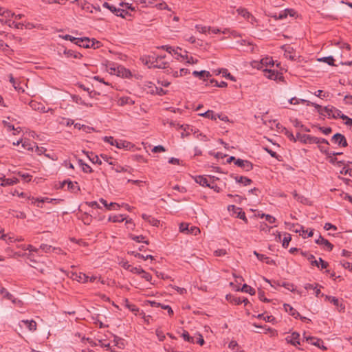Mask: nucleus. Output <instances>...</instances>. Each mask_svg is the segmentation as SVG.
Wrapping results in <instances>:
<instances>
[{"label":"nucleus","instance_id":"1","mask_svg":"<svg viewBox=\"0 0 352 352\" xmlns=\"http://www.w3.org/2000/svg\"><path fill=\"white\" fill-rule=\"evenodd\" d=\"M263 72L264 73L263 75L268 79L276 81H284V76L282 73L267 68L264 69Z\"/></svg>","mask_w":352,"mask_h":352},{"label":"nucleus","instance_id":"2","mask_svg":"<svg viewBox=\"0 0 352 352\" xmlns=\"http://www.w3.org/2000/svg\"><path fill=\"white\" fill-rule=\"evenodd\" d=\"M274 65V62L272 57H265L261 60L260 62H254L252 63V66L258 69L263 70L267 68L268 66L273 67Z\"/></svg>","mask_w":352,"mask_h":352},{"label":"nucleus","instance_id":"3","mask_svg":"<svg viewBox=\"0 0 352 352\" xmlns=\"http://www.w3.org/2000/svg\"><path fill=\"white\" fill-rule=\"evenodd\" d=\"M110 69L111 70V74H117L118 76L123 78H129L132 76L130 70L121 65L116 67H110Z\"/></svg>","mask_w":352,"mask_h":352},{"label":"nucleus","instance_id":"4","mask_svg":"<svg viewBox=\"0 0 352 352\" xmlns=\"http://www.w3.org/2000/svg\"><path fill=\"white\" fill-rule=\"evenodd\" d=\"M82 42H80V45H78L80 47L84 48H94L96 49L99 47V41L95 40L94 38L90 39L88 37L80 38Z\"/></svg>","mask_w":352,"mask_h":352},{"label":"nucleus","instance_id":"5","mask_svg":"<svg viewBox=\"0 0 352 352\" xmlns=\"http://www.w3.org/2000/svg\"><path fill=\"white\" fill-rule=\"evenodd\" d=\"M228 210L233 212V214H236V217L239 218L245 221V223H248V219L246 218L245 214L241 208L236 207L234 205H231L228 206Z\"/></svg>","mask_w":352,"mask_h":352},{"label":"nucleus","instance_id":"6","mask_svg":"<svg viewBox=\"0 0 352 352\" xmlns=\"http://www.w3.org/2000/svg\"><path fill=\"white\" fill-rule=\"evenodd\" d=\"M331 141L340 146L346 147L348 146L347 141L344 135L337 133L333 135Z\"/></svg>","mask_w":352,"mask_h":352},{"label":"nucleus","instance_id":"7","mask_svg":"<svg viewBox=\"0 0 352 352\" xmlns=\"http://www.w3.org/2000/svg\"><path fill=\"white\" fill-rule=\"evenodd\" d=\"M29 105L34 111H38L43 112V113L49 112V111H51L52 113H53V111H54V110L50 108L46 110L45 107H44V105L42 103L38 102L34 100L30 101L29 103Z\"/></svg>","mask_w":352,"mask_h":352},{"label":"nucleus","instance_id":"8","mask_svg":"<svg viewBox=\"0 0 352 352\" xmlns=\"http://www.w3.org/2000/svg\"><path fill=\"white\" fill-rule=\"evenodd\" d=\"M235 164L239 167L243 168L245 171H250L253 168V164L248 160L237 159L235 161Z\"/></svg>","mask_w":352,"mask_h":352},{"label":"nucleus","instance_id":"9","mask_svg":"<svg viewBox=\"0 0 352 352\" xmlns=\"http://www.w3.org/2000/svg\"><path fill=\"white\" fill-rule=\"evenodd\" d=\"M296 138L304 144H314V141L316 140V137L314 136L307 134H301L300 133L296 134Z\"/></svg>","mask_w":352,"mask_h":352},{"label":"nucleus","instance_id":"10","mask_svg":"<svg viewBox=\"0 0 352 352\" xmlns=\"http://www.w3.org/2000/svg\"><path fill=\"white\" fill-rule=\"evenodd\" d=\"M306 340L309 342L311 344L318 346V348L322 350H327V348L323 345V341L321 339L315 338V337H306Z\"/></svg>","mask_w":352,"mask_h":352},{"label":"nucleus","instance_id":"11","mask_svg":"<svg viewBox=\"0 0 352 352\" xmlns=\"http://www.w3.org/2000/svg\"><path fill=\"white\" fill-rule=\"evenodd\" d=\"M164 58V56L155 57V63L153 65V68L165 69L168 67V63L162 61V58Z\"/></svg>","mask_w":352,"mask_h":352},{"label":"nucleus","instance_id":"12","mask_svg":"<svg viewBox=\"0 0 352 352\" xmlns=\"http://www.w3.org/2000/svg\"><path fill=\"white\" fill-rule=\"evenodd\" d=\"M299 337L300 335L298 333L293 332L291 336L286 338V340L291 344L296 346L297 344H300Z\"/></svg>","mask_w":352,"mask_h":352},{"label":"nucleus","instance_id":"13","mask_svg":"<svg viewBox=\"0 0 352 352\" xmlns=\"http://www.w3.org/2000/svg\"><path fill=\"white\" fill-rule=\"evenodd\" d=\"M140 60L142 63L148 66V68H153V65L155 63V57L153 56H144L140 58Z\"/></svg>","mask_w":352,"mask_h":352},{"label":"nucleus","instance_id":"14","mask_svg":"<svg viewBox=\"0 0 352 352\" xmlns=\"http://www.w3.org/2000/svg\"><path fill=\"white\" fill-rule=\"evenodd\" d=\"M315 242L318 245H324L329 251H331L333 248V244H331L328 240L323 238L321 235L319 236V238L316 239Z\"/></svg>","mask_w":352,"mask_h":352},{"label":"nucleus","instance_id":"15","mask_svg":"<svg viewBox=\"0 0 352 352\" xmlns=\"http://www.w3.org/2000/svg\"><path fill=\"white\" fill-rule=\"evenodd\" d=\"M72 278L74 280H76L80 283H86L88 281V280L89 278V277L88 276H87L85 274H83L81 272L79 274L73 273L72 275Z\"/></svg>","mask_w":352,"mask_h":352},{"label":"nucleus","instance_id":"16","mask_svg":"<svg viewBox=\"0 0 352 352\" xmlns=\"http://www.w3.org/2000/svg\"><path fill=\"white\" fill-rule=\"evenodd\" d=\"M301 254L307 258V259L310 262V264L313 266L319 267L318 261L316 260L315 256L313 254H309L307 252H301Z\"/></svg>","mask_w":352,"mask_h":352},{"label":"nucleus","instance_id":"17","mask_svg":"<svg viewBox=\"0 0 352 352\" xmlns=\"http://www.w3.org/2000/svg\"><path fill=\"white\" fill-rule=\"evenodd\" d=\"M21 322L23 323L30 331H34L36 330L37 324L34 320H23L21 321Z\"/></svg>","mask_w":352,"mask_h":352},{"label":"nucleus","instance_id":"18","mask_svg":"<svg viewBox=\"0 0 352 352\" xmlns=\"http://www.w3.org/2000/svg\"><path fill=\"white\" fill-rule=\"evenodd\" d=\"M100 201L104 205V206L107 210H111V209L118 210L120 207V206L118 204L115 203V202H111L110 204H107V201L102 198H101L100 199Z\"/></svg>","mask_w":352,"mask_h":352},{"label":"nucleus","instance_id":"19","mask_svg":"<svg viewBox=\"0 0 352 352\" xmlns=\"http://www.w3.org/2000/svg\"><path fill=\"white\" fill-rule=\"evenodd\" d=\"M63 54L68 58L73 57L74 58H81L82 55L80 52H75L72 50H64Z\"/></svg>","mask_w":352,"mask_h":352},{"label":"nucleus","instance_id":"20","mask_svg":"<svg viewBox=\"0 0 352 352\" xmlns=\"http://www.w3.org/2000/svg\"><path fill=\"white\" fill-rule=\"evenodd\" d=\"M116 146L118 148H124L129 150L133 147V144L126 140H120L118 142H116Z\"/></svg>","mask_w":352,"mask_h":352},{"label":"nucleus","instance_id":"21","mask_svg":"<svg viewBox=\"0 0 352 352\" xmlns=\"http://www.w3.org/2000/svg\"><path fill=\"white\" fill-rule=\"evenodd\" d=\"M67 188L69 190H71L72 192L76 194L80 191V188L78 186V183L76 182H72L70 180L67 182Z\"/></svg>","mask_w":352,"mask_h":352},{"label":"nucleus","instance_id":"22","mask_svg":"<svg viewBox=\"0 0 352 352\" xmlns=\"http://www.w3.org/2000/svg\"><path fill=\"white\" fill-rule=\"evenodd\" d=\"M284 308L286 312H288L295 318L300 317V314L289 304H284Z\"/></svg>","mask_w":352,"mask_h":352},{"label":"nucleus","instance_id":"23","mask_svg":"<svg viewBox=\"0 0 352 352\" xmlns=\"http://www.w3.org/2000/svg\"><path fill=\"white\" fill-rule=\"evenodd\" d=\"M195 182L202 186L210 187V183L209 182L208 179L204 176H197L195 177Z\"/></svg>","mask_w":352,"mask_h":352},{"label":"nucleus","instance_id":"24","mask_svg":"<svg viewBox=\"0 0 352 352\" xmlns=\"http://www.w3.org/2000/svg\"><path fill=\"white\" fill-rule=\"evenodd\" d=\"M192 75L195 77H199L200 78H203L204 80H206L205 78H209L211 76L210 73L208 71L206 70H202L200 72L194 71L192 72Z\"/></svg>","mask_w":352,"mask_h":352},{"label":"nucleus","instance_id":"25","mask_svg":"<svg viewBox=\"0 0 352 352\" xmlns=\"http://www.w3.org/2000/svg\"><path fill=\"white\" fill-rule=\"evenodd\" d=\"M18 182H19V179L16 177L8 178V179H6L4 177L3 179V182H1V186H12V185L16 184Z\"/></svg>","mask_w":352,"mask_h":352},{"label":"nucleus","instance_id":"26","mask_svg":"<svg viewBox=\"0 0 352 352\" xmlns=\"http://www.w3.org/2000/svg\"><path fill=\"white\" fill-rule=\"evenodd\" d=\"M234 178V179L236 180V182L238 183H242L244 186H248V185H250L252 181L246 177H243V176H240V177H237V176H235V177H233Z\"/></svg>","mask_w":352,"mask_h":352},{"label":"nucleus","instance_id":"27","mask_svg":"<svg viewBox=\"0 0 352 352\" xmlns=\"http://www.w3.org/2000/svg\"><path fill=\"white\" fill-rule=\"evenodd\" d=\"M236 12H238L239 14L241 15L245 19H249L250 17H253L252 16V14L245 8H239L236 10Z\"/></svg>","mask_w":352,"mask_h":352},{"label":"nucleus","instance_id":"28","mask_svg":"<svg viewBox=\"0 0 352 352\" xmlns=\"http://www.w3.org/2000/svg\"><path fill=\"white\" fill-rule=\"evenodd\" d=\"M62 38L65 40H69L73 43H74L76 45H80V42H82L83 40L79 38L74 37L71 35L66 34L65 36H63Z\"/></svg>","mask_w":352,"mask_h":352},{"label":"nucleus","instance_id":"29","mask_svg":"<svg viewBox=\"0 0 352 352\" xmlns=\"http://www.w3.org/2000/svg\"><path fill=\"white\" fill-rule=\"evenodd\" d=\"M124 305L132 312H137L139 311L138 308L135 305L131 304L128 299L125 298L124 300Z\"/></svg>","mask_w":352,"mask_h":352},{"label":"nucleus","instance_id":"30","mask_svg":"<svg viewBox=\"0 0 352 352\" xmlns=\"http://www.w3.org/2000/svg\"><path fill=\"white\" fill-rule=\"evenodd\" d=\"M258 260L261 261H265L267 264L269 265H275V261L265 254H261V256H259Z\"/></svg>","mask_w":352,"mask_h":352},{"label":"nucleus","instance_id":"31","mask_svg":"<svg viewBox=\"0 0 352 352\" xmlns=\"http://www.w3.org/2000/svg\"><path fill=\"white\" fill-rule=\"evenodd\" d=\"M327 158L329 159V162L331 164H336V165H338L339 166H340L341 165L344 164V162L343 161H339L336 157L332 156L330 154L329 155Z\"/></svg>","mask_w":352,"mask_h":352},{"label":"nucleus","instance_id":"32","mask_svg":"<svg viewBox=\"0 0 352 352\" xmlns=\"http://www.w3.org/2000/svg\"><path fill=\"white\" fill-rule=\"evenodd\" d=\"M22 147L24 149H26L28 151H33L34 144H33V142L31 143L29 140H25L23 142H22Z\"/></svg>","mask_w":352,"mask_h":352},{"label":"nucleus","instance_id":"33","mask_svg":"<svg viewBox=\"0 0 352 352\" xmlns=\"http://www.w3.org/2000/svg\"><path fill=\"white\" fill-rule=\"evenodd\" d=\"M318 60L319 61H322L324 63H327L329 65H334L335 60L333 58V56H326V57H323V58H319Z\"/></svg>","mask_w":352,"mask_h":352},{"label":"nucleus","instance_id":"34","mask_svg":"<svg viewBox=\"0 0 352 352\" xmlns=\"http://www.w3.org/2000/svg\"><path fill=\"white\" fill-rule=\"evenodd\" d=\"M201 116H204L208 118H210L211 120H217V116L214 114L213 111L208 110L206 111L204 113L199 114Z\"/></svg>","mask_w":352,"mask_h":352},{"label":"nucleus","instance_id":"35","mask_svg":"<svg viewBox=\"0 0 352 352\" xmlns=\"http://www.w3.org/2000/svg\"><path fill=\"white\" fill-rule=\"evenodd\" d=\"M322 296H324L325 298V300H328V301H330L331 303H333L335 306L336 307H338L339 306V300L338 298H336V297H333V296H327V295H324L323 294H322Z\"/></svg>","mask_w":352,"mask_h":352},{"label":"nucleus","instance_id":"36","mask_svg":"<svg viewBox=\"0 0 352 352\" xmlns=\"http://www.w3.org/2000/svg\"><path fill=\"white\" fill-rule=\"evenodd\" d=\"M241 291L250 294V295L255 294V290L247 284H244L241 288Z\"/></svg>","mask_w":352,"mask_h":352},{"label":"nucleus","instance_id":"37","mask_svg":"<svg viewBox=\"0 0 352 352\" xmlns=\"http://www.w3.org/2000/svg\"><path fill=\"white\" fill-rule=\"evenodd\" d=\"M40 249H41L45 252H51V250H53V251H54V250H59V251H60V249L56 248H52L51 245H47V244H42V245H41Z\"/></svg>","mask_w":352,"mask_h":352},{"label":"nucleus","instance_id":"38","mask_svg":"<svg viewBox=\"0 0 352 352\" xmlns=\"http://www.w3.org/2000/svg\"><path fill=\"white\" fill-rule=\"evenodd\" d=\"M88 157L94 164H102V161L99 158V157L96 155H94L93 153H91L90 155H88Z\"/></svg>","mask_w":352,"mask_h":352},{"label":"nucleus","instance_id":"39","mask_svg":"<svg viewBox=\"0 0 352 352\" xmlns=\"http://www.w3.org/2000/svg\"><path fill=\"white\" fill-rule=\"evenodd\" d=\"M79 164L82 166V170L85 173H92V168L87 164L84 163L82 160H79Z\"/></svg>","mask_w":352,"mask_h":352},{"label":"nucleus","instance_id":"40","mask_svg":"<svg viewBox=\"0 0 352 352\" xmlns=\"http://www.w3.org/2000/svg\"><path fill=\"white\" fill-rule=\"evenodd\" d=\"M219 73H222L223 76L227 78L232 81H236V78L233 76L230 72H228L227 69H223L222 71H219Z\"/></svg>","mask_w":352,"mask_h":352},{"label":"nucleus","instance_id":"41","mask_svg":"<svg viewBox=\"0 0 352 352\" xmlns=\"http://www.w3.org/2000/svg\"><path fill=\"white\" fill-rule=\"evenodd\" d=\"M226 298L234 305L241 304V298L240 297L227 296Z\"/></svg>","mask_w":352,"mask_h":352},{"label":"nucleus","instance_id":"42","mask_svg":"<svg viewBox=\"0 0 352 352\" xmlns=\"http://www.w3.org/2000/svg\"><path fill=\"white\" fill-rule=\"evenodd\" d=\"M5 23L8 24L10 27H14L17 29L22 28L23 26V24L21 23H16L15 21H11L10 20L5 21Z\"/></svg>","mask_w":352,"mask_h":352},{"label":"nucleus","instance_id":"43","mask_svg":"<svg viewBox=\"0 0 352 352\" xmlns=\"http://www.w3.org/2000/svg\"><path fill=\"white\" fill-rule=\"evenodd\" d=\"M125 219L122 215H114L109 217V221L112 222H122Z\"/></svg>","mask_w":352,"mask_h":352},{"label":"nucleus","instance_id":"44","mask_svg":"<svg viewBox=\"0 0 352 352\" xmlns=\"http://www.w3.org/2000/svg\"><path fill=\"white\" fill-rule=\"evenodd\" d=\"M292 240L291 235L286 234L283 238L282 245L283 248H287L289 245L290 241Z\"/></svg>","mask_w":352,"mask_h":352},{"label":"nucleus","instance_id":"45","mask_svg":"<svg viewBox=\"0 0 352 352\" xmlns=\"http://www.w3.org/2000/svg\"><path fill=\"white\" fill-rule=\"evenodd\" d=\"M258 215L261 218L265 217L266 221H268L270 223H273L276 221V218L272 217L270 214H266L263 213V214H258Z\"/></svg>","mask_w":352,"mask_h":352},{"label":"nucleus","instance_id":"46","mask_svg":"<svg viewBox=\"0 0 352 352\" xmlns=\"http://www.w3.org/2000/svg\"><path fill=\"white\" fill-rule=\"evenodd\" d=\"M182 338L188 342H194L193 337H191L187 331H184L182 335Z\"/></svg>","mask_w":352,"mask_h":352},{"label":"nucleus","instance_id":"47","mask_svg":"<svg viewBox=\"0 0 352 352\" xmlns=\"http://www.w3.org/2000/svg\"><path fill=\"white\" fill-rule=\"evenodd\" d=\"M152 94L155 93L159 96H163L166 94V91L164 90L162 87H155V90H151Z\"/></svg>","mask_w":352,"mask_h":352},{"label":"nucleus","instance_id":"48","mask_svg":"<svg viewBox=\"0 0 352 352\" xmlns=\"http://www.w3.org/2000/svg\"><path fill=\"white\" fill-rule=\"evenodd\" d=\"M131 239L138 243L140 242H143L146 244H148L149 242L148 241H144V239H145V237L143 236V235H139V236H131Z\"/></svg>","mask_w":352,"mask_h":352},{"label":"nucleus","instance_id":"49","mask_svg":"<svg viewBox=\"0 0 352 352\" xmlns=\"http://www.w3.org/2000/svg\"><path fill=\"white\" fill-rule=\"evenodd\" d=\"M335 107L333 106H327L323 108V112H326L329 117H332Z\"/></svg>","mask_w":352,"mask_h":352},{"label":"nucleus","instance_id":"50","mask_svg":"<svg viewBox=\"0 0 352 352\" xmlns=\"http://www.w3.org/2000/svg\"><path fill=\"white\" fill-rule=\"evenodd\" d=\"M147 222H148L151 225L153 226H158L160 223V221L157 220V219L150 216L148 217V219H147L146 221Z\"/></svg>","mask_w":352,"mask_h":352},{"label":"nucleus","instance_id":"51","mask_svg":"<svg viewBox=\"0 0 352 352\" xmlns=\"http://www.w3.org/2000/svg\"><path fill=\"white\" fill-rule=\"evenodd\" d=\"M284 131H285V135L291 140V141H293L294 142H296V140H297V138L294 137V135H293V133L292 132H290L289 131H288L286 128H284Z\"/></svg>","mask_w":352,"mask_h":352},{"label":"nucleus","instance_id":"52","mask_svg":"<svg viewBox=\"0 0 352 352\" xmlns=\"http://www.w3.org/2000/svg\"><path fill=\"white\" fill-rule=\"evenodd\" d=\"M128 14L129 12L126 10L118 8L116 15L122 18H125L126 15Z\"/></svg>","mask_w":352,"mask_h":352},{"label":"nucleus","instance_id":"53","mask_svg":"<svg viewBox=\"0 0 352 352\" xmlns=\"http://www.w3.org/2000/svg\"><path fill=\"white\" fill-rule=\"evenodd\" d=\"M100 157L106 162H107L109 164L113 165V159L111 157H109L108 155L105 154H101Z\"/></svg>","mask_w":352,"mask_h":352},{"label":"nucleus","instance_id":"54","mask_svg":"<svg viewBox=\"0 0 352 352\" xmlns=\"http://www.w3.org/2000/svg\"><path fill=\"white\" fill-rule=\"evenodd\" d=\"M0 292L3 296L9 300H11L12 298V295L8 292L5 288L2 287L0 289Z\"/></svg>","mask_w":352,"mask_h":352},{"label":"nucleus","instance_id":"55","mask_svg":"<svg viewBox=\"0 0 352 352\" xmlns=\"http://www.w3.org/2000/svg\"><path fill=\"white\" fill-rule=\"evenodd\" d=\"M195 28L201 33H206L208 30H210V27L202 26L201 25H197Z\"/></svg>","mask_w":352,"mask_h":352},{"label":"nucleus","instance_id":"56","mask_svg":"<svg viewBox=\"0 0 352 352\" xmlns=\"http://www.w3.org/2000/svg\"><path fill=\"white\" fill-rule=\"evenodd\" d=\"M310 105L314 107L317 109L319 114H320L321 116H324L323 113V109L322 108L321 105L312 102H311Z\"/></svg>","mask_w":352,"mask_h":352},{"label":"nucleus","instance_id":"57","mask_svg":"<svg viewBox=\"0 0 352 352\" xmlns=\"http://www.w3.org/2000/svg\"><path fill=\"white\" fill-rule=\"evenodd\" d=\"M340 173L343 175H349L352 177V169L348 168L347 166H344L342 169L340 170Z\"/></svg>","mask_w":352,"mask_h":352},{"label":"nucleus","instance_id":"58","mask_svg":"<svg viewBox=\"0 0 352 352\" xmlns=\"http://www.w3.org/2000/svg\"><path fill=\"white\" fill-rule=\"evenodd\" d=\"M104 141L109 143L111 145L116 146V142H118V140H115L113 137L112 136H105L104 138Z\"/></svg>","mask_w":352,"mask_h":352},{"label":"nucleus","instance_id":"59","mask_svg":"<svg viewBox=\"0 0 352 352\" xmlns=\"http://www.w3.org/2000/svg\"><path fill=\"white\" fill-rule=\"evenodd\" d=\"M34 147H36L35 151L38 155H41L46 151V148L44 147H39L35 142H33Z\"/></svg>","mask_w":352,"mask_h":352},{"label":"nucleus","instance_id":"60","mask_svg":"<svg viewBox=\"0 0 352 352\" xmlns=\"http://www.w3.org/2000/svg\"><path fill=\"white\" fill-rule=\"evenodd\" d=\"M258 298H259L260 300H261L263 302H270V300L265 297L264 292L263 291H262L261 289L258 290Z\"/></svg>","mask_w":352,"mask_h":352},{"label":"nucleus","instance_id":"61","mask_svg":"<svg viewBox=\"0 0 352 352\" xmlns=\"http://www.w3.org/2000/svg\"><path fill=\"white\" fill-rule=\"evenodd\" d=\"M317 127L321 132H322L325 135H329L332 131V129L331 127H322V126H317Z\"/></svg>","mask_w":352,"mask_h":352},{"label":"nucleus","instance_id":"62","mask_svg":"<svg viewBox=\"0 0 352 352\" xmlns=\"http://www.w3.org/2000/svg\"><path fill=\"white\" fill-rule=\"evenodd\" d=\"M156 336H157L160 341H164L165 339V335L163 333L162 331L157 329H156Z\"/></svg>","mask_w":352,"mask_h":352},{"label":"nucleus","instance_id":"63","mask_svg":"<svg viewBox=\"0 0 352 352\" xmlns=\"http://www.w3.org/2000/svg\"><path fill=\"white\" fill-rule=\"evenodd\" d=\"M214 254L216 256H222L226 255L227 254V252L225 249H219L217 250H215Z\"/></svg>","mask_w":352,"mask_h":352},{"label":"nucleus","instance_id":"64","mask_svg":"<svg viewBox=\"0 0 352 352\" xmlns=\"http://www.w3.org/2000/svg\"><path fill=\"white\" fill-rule=\"evenodd\" d=\"M188 232H190L194 235H197L200 233V230L199 228L196 226H192L190 230H188Z\"/></svg>","mask_w":352,"mask_h":352}]
</instances>
